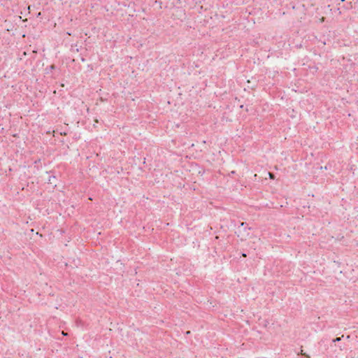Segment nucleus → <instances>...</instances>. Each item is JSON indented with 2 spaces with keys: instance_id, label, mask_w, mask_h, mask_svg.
Returning <instances> with one entry per match:
<instances>
[{
  "instance_id": "0eeeda50",
  "label": "nucleus",
  "mask_w": 358,
  "mask_h": 358,
  "mask_svg": "<svg viewBox=\"0 0 358 358\" xmlns=\"http://www.w3.org/2000/svg\"><path fill=\"white\" fill-rule=\"evenodd\" d=\"M243 257H246V255L245 253H243L242 255Z\"/></svg>"
},
{
  "instance_id": "f257e3e1",
  "label": "nucleus",
  "mask_w": 358,
  "mask_h": 358,
  "mask_svg": "<svg viewBox=\"0 0 358 358\" xmlns=\"http://www.w3.org/2000/svg\"><path fill=\"white\" fill-rule=\"evenodd\" d=\"M343 337H344V336H341V337H337V338H334V339L332 340V343H337V342H340V341L342 340V338H343Z\"/></svg>"
},
{
  "instance_id": "20e7f679",
  "label": "nucleus",
  "mask_w": 358,
  "mask_h": 358,
  "mask_svg": "<svg viewBox=\"0 0 358 358\" xmlns=\"http://www.w3.org/2000/svg\"><path fill=\"white\" fill-rule=\"evenodd\" d=\"M55 68H56V66H55V64H52V65H50V70H53V69H55Z\"/></svg>"
},
{
  "instance_id": "39448f33",
  "label": "nucleus",
  "mask_w": 358,
  "mask_h": 358,
  "mask_svg": "<svg viewBox=\"0 0 358 358\" xmlns=\"http://www.w3.org/2000/svg\"><path fill=\"white\" fill-rule=\"evenodd\" d=\"M338 348L341 350L343 349V347L341 345H338Z\"/></svg>"
},
{
  "instance_id": "f03ea898",
  "label": "nucleus",
  "mask_w": 358,
  "mask_h": 358,
  "mask_svg": "<svg viewBox=\"0 0 358 358\" xmlns=\"http://www.w3.org/2000/svg\"><path fill=\"white\" fill-rule=\"evenodd\" d=\"M240 227V228H241H241H243V230H246V229H247V224H246V223H245V222H241V225H240V227Z\"/></svg>"
},
{
  "instance_id": "423d86ee",
  "label": "nucleus",
  "mask_w": 358,
  "mask_h": 358,
  "mask_svg": "<svg viewBox=\"0 0 358 358\" xmlns=\"http://www.w3.org/2000/svg\"><path fill=\"white\" fill-rule=\"evenodd\" d=\"M269 176H270L271 178H273V174L272 173H269Z\"/></svg>"
},
{
  "instance_id": "7ed1b4c3",
  "label": "nucleus",
  "mask_w": 358,
  "mask_h": 358,
  "mask_svg": "<svg viewBox=\"0 0 358 358\" xmlns=\"http://www.w3.org/2000/svg\"><path fill=\"white\" fill-rule=\"evenodd\" d=\"M51 178L52 179H56V177L55 176H49V178H48V183L50 184H52V181H51Z\"/></svg>"
}]
</instances>
